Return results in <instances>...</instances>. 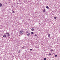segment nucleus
Here are the masks:
<instances>
[{
	"instance_id": "1",
	"label": "nucleus",
	"mask_w": 60,
	"mask_h": 60,
	"mask_svg": "<svg viewBox=\"0 0 60 60\" xmlns=\"http://www.w3.org/2000/svg\"><path fill=\"white\" fill-rule=\"evenodd\" d=\"M30 35H31V33H28L27 34L28 36H29Z\"/></svg>"
},
{
	"instance_id": "18",
	"label": "nucleus",
	"mask_w": 60,
	"mask_h": 60,
	"mask_svg": "<svg viewBox=\"0 0 60 60\" xmlns=\"http://www.w3.org/2000/svg\"><path fill=\"white\" fill-rule=\"evenodd\" d=\"M30 51H32V49H30Z\"/></svg>"
},
{
	"instance_id": "14",
	"label": "nucleus",
	"mask_w": 60,
	"mask_h": 60,
	"mask_svg": "<svg viewBox=\"0 0 60 60\" xmlns=\"http://www.w3.org/2000/svg\"><path fill=\"white\" fill-rule=\"evenodd\" d=\"M51 55V53H49V56H50V55Z\"/></svg>"
},
{
	"instance_id": "19",
	"label": "nucleus",
	"mask_w": 60,
	"mask_h": 60,
	"mask_svg": "<svg viewBox=\"0 0 60 60\" xmlns=\"http://www.w3.org/2000/svg\"><path fill=\"white\" fill-rule=\"evenodd\" d=\"M57 56V55H55V57H56Z\"/></svg>"
},
{
	"instance_id": "8",
	"label": "nucleus",
	"mask_w": 60,
	"mask_h": 60,
	"mask_svg": "<svg viewBox=\"0 0 60 60\" xmlns=\"http://www.w3.org/2000/svg\"><path fill=\"white\" fill-rule=\"evenodd\" d=\"M48 37H50V34H49L48 35Z\"/></svg>"
},
{
	"instance_id": "7",
	"label": "nucleus",
	"mask_w": 60,
	"mask_h": 60,
	"mask_svg": "<svg viewBox=\"0 0 60 60\" xmlns=\"http://www.w3.org/2000/svg\"><path fill=\"white\" fill-rule=\"evenodd\" d=\"M46 8H47V9H49V8L48 6H46Z\"/></svg>"
},
{
	"instance_id": "9",
	"label": "nucleus",
	"mask_w": 60,
	"mask_h": 60,
	"mask_svg": "<svg viewBox=\"0 0 60 60\" xmlns=\"http://www.w3.org/2000/svg\"><path fill=\"white\" fill-rule=\"evenodd\" d=\"M44 60H45L47 59V58H45L44 59Z\"/></svg>"
},
{
	"instance_id": "5",
	"label": "nucleus",
	"mask_w": 60,
	"mask_h": 60,
	"mask_svg": "<svg viewBox=\"0 0 60 60\" xmlns=\"http://www.w3.org/2000/svg\"><path fill=\"white\" fill-rule=\"evenodd\" d=\"M2 4L0 3V7H2Z\"/></svg>"
},
{
	"instance_id": "16",
	"label": "nucleus",
	"mask_w": 60,
	"mask_h": 60,
	"mask_svg": "<svg viewBox=\"0 0 60 60\" xmlns=\"http://www.w3.org/2000/svg\"><path fill=\"white\" fill-rule=\"evenodd\" d=\"M23 32V31L22 30L20 31V32Z\"/></svg>"
},
{
	"instance_id": "15",
	"label": "nucleus",
	"mask_w": 60,
	"mask_h": 60,
	"mask_svg": "<svg viewBox=\"0 0 60 60\" xmlns=\"http://www.w3.org/2000/svg\"><path fill=\"white\" fill-rule=\"evenodd\" d=\"M53 51V50H51V52H52Z\"/></svg>"
},
{
	"instance_id": "2",
	"label": "nucleus",
	"mask_w": 60,
	"mask_h": 60,
	"mask_svg": "<svg viewBox=\"0 0 60 60\" xmlns=\"http://www.w3.org/2000/svg\"><path fill=\"white\" fill-rule=\"evenodd\" d=\"M43 12H46V10H45V9H44L43 10Z\"/></svg>"
},
{
	"instance_id": "17",
	"label": "nucleus",
	"mask_w": 60,
	"mask_h": 60,
	"mask_svg": "<svg viewBox=\"0 0 60 60\" xmlns=\"http://www.w3.org/2000/svg\"><path fill=\"white\" fill-rule=\"evenodd\" d=\"M26 33L27 34H28V31H26Z\"/></svg>"
},
{
	"instance_id": "11",
	"label": "nucleus",
	"mask_w": 60,
	"mask_h": 60,
	"mask_svg": "<svg viewBox=\"0 0 60 60\" xmlns=\"http://www.w3.org/2000/svg\"><path fill=\"white\" fill-rule=\"evenodd\" d=\"M9 33L8 32L7 33H6V34H8V35L9 34Z\"/></svg>"
},
{
	"instance_id": "4",
	"label": "nucleus",
	"mask_w": 60,
	"mask_h": 60,
	"mask_svg": "<svg viewBox=\"0 0 60 60\" xmlns=\"http://www.w3.org/2000/svg\"><path fill=\"white\" fill-rule=\"evenodd\" d=\"M23 34V32H20V34Z\"/></svg>"
},
{
	"instance_id": "10",
	"label": "nucleus",
	"mask_w": 60,
	"mask_h": 60,
	"mask_svg": "<svg viewBox=\"0 0 60 60\" xmlns=\"http://www.w3.org/2000/svg\"><path fill=\"white\" fill-rule=\"evenodd\" d=\"M31 33L32 34H34V32H31Z\"/></svg>"
},
{
	"instance_id": "22",
	"label": "nucleus",
	"mask_w": 60,
	"mask_h": 60,
	"mask_svg": "<svg viewBox=\"0 0 60 60\" xmlns=\"http://www.w3.org/2000/svg\"><path fill=\"white\" fill-rule=\"evenodd\" d=\"M12 12H13V13H14V11H13Z\"/></svg>"
},
{
	"instance_id": "20",
	"label": "nucleus",
	"mask_w": 60,
	"mask_h": 60,
	"mask_svg": "<svg viewBox=\"0 0 60 60\" xmlns=\"http://www.w3.org/2000/svg\"><path fill=\"white\" fill-rule=\"evenodd\" d=\"M54 19H56V17H54Z\"/></svg>"
},
{
	"instance_id": "6",
	"label": "nucleus",
	"mask_w": 60,
	"mask_h": 60,
	"mask_svg": "<svg viewBox=\"0 0 60 60\" xmlns=\"http://www.w3.org/2000/svg\"><path fill=\"white\" fill-rule=\"evenodd\" d=\"M34 29L32 28L31 29V31H34Z\"/></svg>"
},
{
	"instance_id": "3",
	"label": "nucleus",
	"mask_w": 60,
	"mask_h": 60,
	"mask_svg": "<svg viewBox=\"0 0 60 60\" xmlns=\"http://www.w3.org/2000/svg\"><path fill=\"white\" fill-rule=\"evenodd\" d=\"M6 35H3V37L4 38H5V37H6Z\"/></svg>"
},
{
	"instance_id": "21",
	"label": "nucleus",
	"mask_w": 60,
	"mask_h": 60,
	"mask_svg": "<svg viewBox=\"0 0 60 60\" xmlns=\"http://www.w3.org/2000/svg\"><path fill=\"white\" fill-rule=\"evenodd\" d=\"M37 36V35L36 34L35 35V36Z\"/></svg>"
},
{
	"instance_id": "23",
	"label": "nucleus",
	"mask_w": 60,
	"mask_h": 60,
	"mask_svg": "<svg viewBox=\"0 0 60 60\" xmlns=\"http://www.w3.org/2000/svg\"><path fill=\"white\" fill-rule=\"evenodd\" d=\"M24 48V46H23V47H22V48Z\"/></svg>"
},
{
	"instance_id": "12",
	"label": "nucleus",
	"mask_w": 60,
	"mask_h": 60,
	"mask_svg": "<svg viewBox=\"0 0 60 60\" xmlns=\"http://www.w3.org/2000/svg\"><path fill=\"white\" fill-rule=\"evenodd\" d=\"M20 51L19 50L18 51L19 52H18V53H20Z\"/></svg>"
},
{
	"instance_id": "13",
	"label": "nucleus",
	"mask_w": 60,
	"mask_h": 60,
	"mask_svg": "<svg viewBox=\"0 0 60 60\" xmlns=\"http://www.w3.org/2000/svg\"><path fill=\"white\" fill-rule=\"evenodd\" d=\"M8 37H9V36H10V34H8Z\"/></svg>"
}]
</instances>
